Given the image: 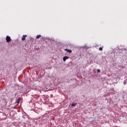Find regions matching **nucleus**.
<instances>
[{
	"label": "nucleus",
	"instance_id": "obj_1",
	"mask_svg": "<svg viewBox=\"0 0 127 127\" xmlns=\"http://www.w3.org/2000/svg\"><path fill=\"white\" fill-rule=\"evenodd\" d=\"M6 41L7 43L10 42V41H11V38H10V37H9L8 36H6Z\"/></svg>",
	"mask_w": 127,
	"mask_h": 127
},
{
	"label": "nucleus",
	"instance_id": "obj_2",
	"mask_svg": "<svg viewBox=\"0 0 127 127\" xmlns=\"http://www.w3.org/2000/svg\"><path fill=\"white\" fill-rule=\"evenodd\" d=\"M26 37H27V35H23L21 40L23 41H24V40H25V38H26Z\"/></svg>",
	"mask_w": 127,
	"mask_h": 127
},
{
	"label": "nucleus",
	"instance_id": "obj_3",
	"mask_svg": "<svg viewBox=\"0 0 127 127\" xmlns=\"http://www.w3.org/2000/svg\"><path fill=\"white\" fill-rule=\"evenodd\" d=\"M65 51H66L67 52H68L69 53H72V50H69L68 49H64Z\"/></svg>",
	"mask_w": 127,
	"mask_h": 127
},
{
	"label": "nucleus",
	"instance_id": "obj_4",
	"mask_svg": "<svg viewBox=\"0 0 127 127\" xmlns=\"http://www.w3.org/2000/svg\"><path fill=\"white\" fill-rule=\"evenodd\" d=\"M68 58H69V57H67V56H65L63 58V61L64 62H65L66 61V60H67V59H68Z\"/></svg>",
	"mask_w": 127,
	"mask_h": 127
},
{
	"label": "nucleus",
	"instance_id": "obj_5",
	"mask_svg": "<svg viewBox=\"0 0 127 127\" xmlns=\"http://www.w3.org/2000/svg\"><path fill=\"white\" fill-rule=\"evenodd\" d=\"M75 106H77V104L76 103H72L71 104V107H75Z\"/></svg>",
	"mask_w": 127,
	"mask_h": 127
},
{
	"label": "nucleus",
	"instance_id": "obj_6",
	"mask_svg": "<svg viewBox=\"0 0 127 127\" xmlns=\"http://www.w3.org/2000/svg\"><path fill=\"white\" fill-rule=\"evenodd\" d=\"M40 37H41V35H38L36 36V39H39V38H40Z\"/></svg>",
	"mask_w": 127,
	"mask_h": 127
},
{
	"label": "nucleus",
	"instance_id": "obj_7",
	"mask_svg": "<svg viewBox=\"0 0 127 127\" xmlns=\"http://www.w3.org/2000/svg\"><path fill=\"white\" fill-rule=\"evenodd\" d=\"M99 49L100 51H102V50H103V48L100 47V48H99Z\"/></svg>",
	"mask_w": 127,
	"mask_h": 127
},
{
	"label": "nucleus",
	"instance_id": "obj_8",
	"mask_svg": "<svg viewBox=\"0 0 127 127\" xmlns=\"http://www.w3.org/2000/svg\"><path fill=\"white\" fill-rule=\"evenodd\" d=\"M97 71L98 73L101 72V70H100V69H97Z\"/></svg>",
	"mask_w": 127,
	"mask_h": 127
},
{
	"label": "nucleus",
	"instance_id": "obj_9",
	"mask_svg": "<svg viewBox=\"0 0 127 127\" xmlns=\"http://www.w3.org/2000/svg\"><path fill=\"white\" fill-rule=\"evenodd\" d=\"M17 103H19V102L18 101Z\"/></svg>",
	"mask_w": 127,
	"mask_h": 127
}]
</instances>
